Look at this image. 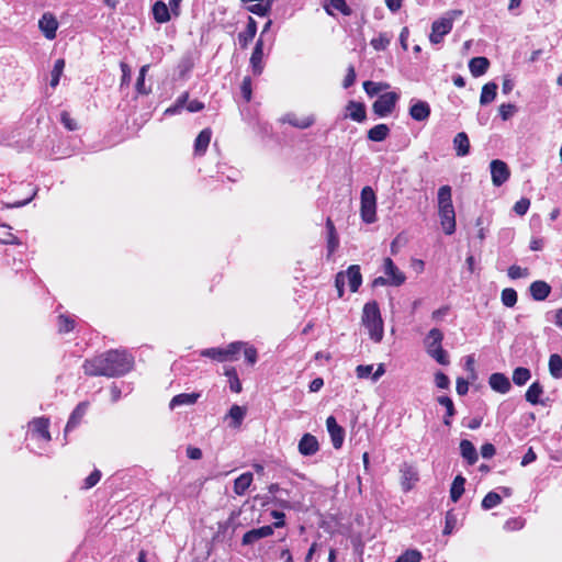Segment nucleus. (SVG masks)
<instances>
[{
	"label": "nucleus",
	"instance_id": "obj_1",
	"mask_svg": "<svg viewBox=\"0 0 562 562\" xmlns=\"http://www.w3.org/2000/svg\"><path fill=\"white\" fill-rule=\"evenodd\" d=\"M134 358L125 350H109L83 362V371L91 376H121L128 373Z\"/></svg>",
	"mask_w": 562,
	"mask_h": 562
},
{
	"label": "nucleus",
	"instance_id": "obj_2",
	"mask_svg": "<svg viewBox=\"0 0 562 562\" xmlns=\"http://www.w3.org/2000/svg\"><path fill=\"white\" fill-rule=\"evenodd\" d=\"M438 215L443 232L447 235H452L456 231V212L450 186H442L438 190Z\"/></svg>",
	"mask_w": 562,
	"mask_h": 562
},
{
	"label": "nucleus",
	"instance_id": "obj_3",
	"mask_svg": "<svg viewBox=\"0 0 562 562\" xmlns=\"http://www.w3.org/2000/svg\"><path fill=\"white\" fill-rule=\"evenodd\" d=\"M362 324L368 329L370 338L374 342H380L383 338V321L381 317L379 305L375 301L364 304L362 311Z\"/></svg>",
	"mask_w": 562,
	"mask_h": 562
},
{
	"label": "nucleus",
	"instance_id": "obj_4",
	"mask_svg": "<svg viewBox=\"0 0 562 562\" xmlns=\"http://www.w3.org/2000/svg\"><path fill=\"white\" fill-rule=\"evenodd\" d=\"M462 15L461 10H451L447 12L442 18L435 21L431 25V33L429 41L432 44H439L442 42L443 36L450 33L452 30L453 21Z\"/></svg>",
	"mask_w": 562,
	"mask_h": 562
},
{
	"label": "nucleus",
	"instance_id": "obj_5",
	"mask_svg": "<svg viewBox=\"0 0 562 562\" xmlns=\"http://www.w3.org/2000/svg\"><path fill=\"white\" fill-rule=\"evenodd\" d=\"M243 346V341H234L224 348L216 347L203 349L200 351V356L210 358L217 362L234 361L237 359V355L241 351Z\"/></svg>",
	"mask_w": 562,
	"mask_h": 562
},
{
	"label": "nucleus",
	"instance_id": "obj_6",
	"mask_svg": "<svg viewBox=\"0 0 562 562\" xmlns=\"http://www.w3.org/2000/svg\"><path fill=\"white\" fill-rule=\"evenodd\" d=\"M360 216L366 224L376 222V195L373 189L369 186L361 190Z\"/></svg>",
	"mask_w": 562,
	"mask_h": 562
},
{
	"label": "nucleus",
	"instance_id": "obj_7",
	"mask_svg": "<svg viewBox=\"0 0 562 562\" xmlns=\"http://www.w3.org/2000/svg\"><path fill=\"white\" fill-rule=\"evenodd\" d=\"M398 99L400 94L394 91L380 94L372 105L374 114H376L379 117H385L390 115L395 109Z\"/></svg>",
	"mask_w": 562,
	"mask_h": 562
},
{
	"label": "nucleus",
	"instance_id": "obj_8",
	"mask_svg": "<svg viewBox=\"0 0 562 562\" xmlns=\"http://www.w3.org/2000/svg\"><path fill=\"white\" fill-rule=\"evenodd\" d=\"M187 108V110L190 113L200 112L204 109V103L199 100H191L189 101V93L184 92L181 95H179L176 100V103L172 106H169L166 111V115H173L179 113L183 108Z\"/></svg>",
	"mask_w": 562,
	"mask_h": 562
},
{
	"label": "nucleus",
	"instance_id": "obj_9",
	"mask_svg": "<svg viewBox=\"0 0 562 562\" xmlns=\"http://www.w3.org/2000/svg\"><path fill=\"white\" fill-rule=\"evenodd\" d=\"M490 168H491L492 182L495 187H501L508 180L510 172H509L508 166L503 160H499V159L492 160Z\"/></svg>",
	"mask_w": 562,
	"mask_h": 562
},
{
	"label": "nucleus",
	"instance_id": "obj_10",
	"mask_svg": "<svg viewBox=\"0 0 562 562\" xmlns=\"http://www.w3.org/2000/svg\"><path fill=\"white\" fill-rule=\"evenodd\" d=\"M383 271L385 277L389 278L392 286H400L406 280L405 274L395 266L391 258L384 259Z\"/></svg>",
	"mask_w": 562,
	"mask_h": 562
},
{
	"label": "nucleus",
	"instance_id": "obj_11",
	"mask_svg": "<svg viewBox=\"0 0 562 562\" xmlns=\"http://www.w3.org/2000/svg\"><path fill=\"white\" fill-rule=\"evenodd\" d=\"M401 486L404 492H409L418 481L416 469L408 463H403L400 468Z\"/></svg>",
	"mask_w": 562,
	"mask_h": 562
},
{
	"label": "nucleus",
	"instance_id": "obj_12",
	"mask_svg": "<svg viewBox=\"0 0 562 562\" xmlns=\"http://www.w3.org/2000/svg\"><path fill=\"white\" fill-rule=\"evenodd\" d=\"M326 427H327V431L330 436L333 447L335 449H340L344 443V439H345L344 428L338 425V423L334 416L327 417Z\"/></svg>",
	"mask_w": 562,
	"mask_h": 562
},
{
	"label": "nucleus",
	"instance_id": "obj_13",
	"mask_svg": "<svg viewBox=\"0 0 562 562\" xmlns=\"http://www.w3.org/2000/svg\"><path fill=\"white\" fill-rule=\"evenodd\" d=\"M409 106V116L417 122H425L429 119L431 110L428 102L423 100H412Z\"/></svg>",
	"mask_w": 562,
	"mask_h": 562
},
{
	"label": "nucleus",
	"instance_id": "obj_14",
	"mask_svg": "<svg viewBox=\"0 0 562 562\" xmlns=\"http://www.w3.org/2000/svg\"><path fill=\"white\" fill-rule=\"evenodd\" d=\"M38 27L47 40H54L56 37L58 22L54 14L46 12L40 19Z\"/></svg>",
	"mask_w": 562,
	"mask_h": 562
},
{
	"label": "nucleus",
	"instance_id": "obj_15",
	"mask_svg": "<svg viewBox=\"0 0 562 562\" xmlns=\"http://www.w3.org/2000/svg\"><path fill=\"white\" fill-rule=\"evenodd\" d=\"M299 452L304 457H311L318 452L319 443L312 434H304L299 441Z\"/></svg>",
	"mask_w": 562,
	"mask_h": 562
},
{
	"label": "nucleus",
	"instance_id": "obj_16",
	"mask_svg": "<svg viewBox=\"0 0 562 562\" xmlns=\"http://www.w3.org/2000/svg\"><path fill=\"white\" fill-rule=\"evenodd\" d=\"M263 41L260 37L254 47V50L250 56V67L251 71L255 76H259L263 71Z\"/></svg>",
	"mask_w": 562,
	"mask_h": 562
},
{
	"label": "nucleus",
	"instance_id": "obj_17",
	"mask_svg": "<svg viewBox=\"0 0 562 562\" xmlns=\"http://www.w3.org/2000/svg\"><path fill=\"white\" fill-rule=\"evenodd\" d=\"M272 533H273V527L270 526V525L262 526V527H259V528H254V529L247 531L243 536V544H246V546L252 544L256 541H258L259 539L269 537Z\"/></svg>",
	"mask_w": 562,
	"mask_h": 562
},
{
	"label": "nucleus",
	"instance_id": "obj_18",
	"mask_svg": "<svg viewBox=\"0 0 562 562\" xmlns=\"http://www.w3.org/2000/svg\"><path fill=\"white\" fill-rule=\"evenodd\" d=\"M88 409V404L86 402L79 403L72 413L69 416L67 425L65 427V432H69L75 429L82 420Z\"/></svg>",
	"mask_w": 562,
	"mask_h": 562
},
{
	"label": "nucleus",
	"instance_id": "obj_19",
	"mask_svg": "<svg viewBox=\"0 0 562 562\" xmlns=\"http://www.w3.org/2000/svg\"><path fill=\"white\" fill-rule=\"evenodd\" d=\"M529 292L535 301H544L551 293V286L546 281L537 280L530 284Z\"/></svg>",
	"mask_w": 562,
	"mask_h": 562
},
{
	"label": "nucleus",
	"instance_id": "obj_20",
	"mask_svg": "<svg viewBox=\"0 0 562 562\" xmlns=\"http://www.w3.org/2000/svg\"><path fill=\"white\" fill-rule=\"evenodd\" d=\"M345 272V282L348 281L351 292H357L362 283V276L360 267L357 265L350 266Z\"/></svg>",
	"mask_w": 562,
	"mask_h": 562
},
{
	"label": "nucleus",
	"instance_id": "obj_21",
	"mask_svg": "<svg viewBox=\"0 0 562 562\" xmlns=\"http://www.w3.org/2000/svg\"><path fill=\"white\" fill-rule=\"evenodd\" d=\"M49 419L45 417H37L31 422L32 432L45 441L50 440V434L48 431Z\"/></svg>",
	"mask_w": 562,
	"mask_h": 562
},
{
	"label": "nucleus",
	"instance_id": "obj_22",
	"mask_svg": "<svg viewBox=\"0 0 562 562\" xmlns=\"http://www.w3.org/2000/svg\"><path fill=\"white\" fill-rule=\"evenodd\" d=\"M490 386L502 394H506L510 390V382L503 373H493L488 379Z\"/></svg>",
	"mask_w": 562,
	"mask_h": 562
},
{
	"label": "nucleus",
	"instance_id": "obj_23",
	"mask_svg": "<svg viewBox=\"0 0 562 562\" xmlns=\"http://www.w3.org/2000/svg\"><path fill=\"white\" fill-rule=\"evenodd\" d=\"M153 16L157 23H167L171 19V13L169 11L168 5L161 1L157 0L151 8Z\"/></svg>",
	"mask_w": 562,
	"mask_h": 562
},
{
	"label": "nucleus",
	"instance_id": "obj_24",
	"mask_svg": "<svg viewBox=\"0 0 562 562\" xmlns=\"http://www.w3.org/2000/svg\"><path fill=\"white\" fill-rule=\"evenodd\" d=\"M442 340H443V334L440 329H438V328L430 329L424 340L427 353L430 352V349L434 350V349H438V348L442 347Z\"/></svg>",
	"mask_w": 562,
	"mask_h": 562
},
{
	"label": "nucleus",
	"instance_id": "obj_25",
	"mask_svg": "<svg viewBox=\"0 0 562 562\" xmlns=\"http://www.w3.org/2000/svg\"><path fill=\"white\" fill-rule=\"evenodd\" d=\"M257 33V22L249 16L246 30L238 34V42L243 48L247 47L248 44L254 40Z\"/></svg>",
	"mask_w": 562,
	"mask_h": 562
},
{
	"label": "nucleus",
	"instance_id": "obj_26",
	"mask_svg": "<svg viewBox=\"0 0 562 562\" xmlns=\"http://www.w3.org/2000/svg\"><path fill=\"white\" fill-rule=\"evenodd\" d=\"M453 147L458 157H464L470 153V140L464 132L458 133L453 138Z\"/></svg>",
	"mask_w": 562,
	"mask_h": 562
},
{
	"label": "nucleus",
	"instance_id": "obj_27",
	"mask_svg": "<svg viewBox=\"0 0 562 562\" xmlns=\"http://www.w3.org/2000/svg\"><path fill=\"white\" fill-rule=\"evenodd\" d=\"M212 131L210 128L202 130L194 140L195 155H203L211 142Z\"/></svg>",
	"mask_w": 562,
	"mask_h": 562
},
{
	"label": "nucleus",
	"instance_id": "obj_28",
	"mask_svg": "<svg viewBox=\"0 0 562 562\" xmlns=\"http://www.w3.org/2000/svg\"><path fill=\"white\" fill-rule=\"evenodd\" d=\"M490 67V60L486 57H473L469 61V69L473 77L483 76Z\"/></svg>",
	"mask_w": 562,
	"mask_h": 562
},
{
	"label": "nucleus",
	"instance_id": "obj_29",
	"mask_svg": "<svg viewBox=\"0 0 562 562\" xmlns=\"http://www.w3.org/2000/svg\"><path fill=\"white\" fill-rule=\"evenodd\" d=\"M460 452H461V456L467 460V462L470 465H473L474 463H476V461L479 459L477 452H476L474 445L470 440L462 439L460 441Z\"/></svg>",
	"mask_w": 562,
	"mask_h": 562
},
{
	"label": "nucleus",
	"instance_id": "obj_30",
	"mask_svg": "<svg viewBox=\"0 0 562 562\" xmlns=\"http://www.w3.org/2000/svg\"><path fill=\"white\" fill-rule=\"evenodd\" d=\"M199 397H200L199 393H181L171 398V401L169 403V407L171 409H173L178 406L193 405L196 403Z\"/></svg>",
	"mask_w": 562,
	"mask_h": 562
},
{
	"label": "nucleus",
	"instance_id": "obj_31",
	"mask_svg": "<svg viewBox=\"0 0 562 562\" xmlns=\"http://www.w3.org/2000/svg\"><path fill=\"white\" fill-rule=\"evenodd\" d=\"M543 386L540 384V382L536 381L528 387L525 394V398L531 405L543 404V402L540 401V396L543 394Z\"/></svg>",
	"mask_w": 562,
	"mask_h": 562
},
{
	"label": "nucleus",
	"instance_id": "obj_32",
	"mask_svg": "<svg viewBox=\"0 0 562 562\" xmlns=\"http://www.w3.org/2000/svg\"><path fill=\"white\" fill-rule=\"evenodd\" d=\"M252 473L251 472H245L240 474L235 481H234V492L235 494L241 496L246 493L248 487L250 486L252 482Z\"/></svg>",
	"mask_w": 562,
	"mask_h": 562
},
{
	"label": "nucleus",
	"instance_id": "obj_33",
	"mask_svg": "<svg viewBox=\"0 0 562 562\" xmlns=\"http://www.w3.org/2000/svg\"><path fill=\"white\" fill-rule=\"evenodd\" d=\"M348 115L356 122H362L366 119V106L356 101H349L347 104Z\"/></svg>",
	"mask_w": 562,
	"mask_h": 562
},
{
	"label": "nucleus",
	"instance_id": "obj_34",
	"mask_svg": "<svg viewBox=\"0 0 562 562\" xmlns=\"http://www.w3.org/2000/svg\"><path fill=\"white\" fill-rule=\"evenodd\" d=\"M497 85L495 82H487L483 86L480 104L487 105L493 102L496 98Z\"/></svg>",
	"mask_w": 562,
	"mask_h": 562
},
{
	"label": "nucleus",
	"instance_id": "obj_35",
	"mask_svg": "<svg viewBox=\"0 0 562 562\" xmlns=\"http://www.w3.org/2000/svg\"><path fill=\"white\" fill-rule=\"evenodd\" d=\"M390 134L386 124H378L368 131V138L372 142H383Z\"/></svg>",
	"mask_w": 562,
	"mask_h": 562
},
{
	"label": "nucleus",
	"instance_id": "obj_36",
	"mask_svg": "<svg viewBox=\"0 0 562 562\" xmlns=\"http://www.w3.org/2000/svg\"><path fill=\"white\" fill-rule=\"evenodd\" d=\"M246 416V408L239 405H233L228 412V417L232 419L229 426L238 428Z\"/></svg>",
	"mask_w": 562,
	"mask_h": 562
},
{
	"label": "nucleus",
	"instance_id": "obj_37",
	"mask_svg": "<svg viewBox=\"0 0 562 562\" xmlns=\"http://www.w3.org/2000/svg\"><path fill=\"white\" fill-rule=\"evenodd\" d=\"M465 479L462 475H457L451 484L450 498L457 503L464 493Z\"/></svg>",
	"mask_w": 562,
	"mask_h": 562
},
{
	"label": "nucleus",
	"instance_id": "obj_38",
	"mask_svg": "<svg viewBox=\"0 0 562 562\" xmlns=\"http://www.w3.org/2000/svg\"><path fill=\"white\" fill-rule=\"evenodd\" d=\"M273 0L258 1L255 4H249L247 10L258 16H267L272 8Z\"/></svg>",
	"mask_w": 562,
	"mask_h": 562
},
{
	"label": "nucleus",
	"instance_id": "obj_39",
	"mask_svg": "<svg viewBox=\"0 0 562 562\" xmlns=\"http://www.w3.org/2000/svg\"><path fill=\"white\" fill-rule=\"evenodd\" d=\"M549 372L552 378H562V357L558 353H553L549 358Z\"/></svg>",
	"mask_w": 562,
	"mask_h": 562
},
{
	"label": "nucleus",
	"instance_id": "obj_40",
	"mask_svg": "<svg viewBox=\"0 0 562 562\" xmlns=\"http://www.w3.org/2000/svg\"><path fill=\"white\" fill-rule=\"evenodd\" d=\"M438 403L446 407V416L443 418V424L446 426H450L451 425V418L456 414V409H454V405H453L452 400L449 396H446V395L445 396H439L438 397Z\"/></svg>",
	"mask_w": 562,
	"mask_h": 562
},
{
	"label": "nucleus",
	"instance_id": "obj_41",
	"mask_svg": "<svg viewBox=\"0 0 562 562\" xmlns=\"http://www.w3.org/2000/svg\"><path fill=\"white\" fill-rule=\"evenodd\" d=\"M314 121L315 120L313 116L297 119L296 116L290 115V114L283 119V122H288L290 125L301 128V130L312 126L314 124Z\"/></svg>",
	"mask_w": 562,
	"mask_h": 562
},
{
	"label": "nucleus",
	"instance_id": "obj_42",
	"mask_svg": "<svg viewBox=\"0 0 562 562\" xmlns=\"http://www.w3.org/2000/svg\"><path fill=\"white\" fill-rule=\"evenodd\" d=\"M531 378V372L529 369L524 367H518L513 372V382L518 385H525Z\"/></svg>",
	"mask_w": 562,
	"mask_h": 562
},
{
	"label": "nucleus",
	"instance_id": "obj_43",
	"mask_svg": "<svg viewBox=\"0 0 562 562\" xmlns=\"http://www.w3.org/2000/svg\"><path fill=\"white\" fill-rule=\"evenodd\" d=\"M390 85L386 82L364 81L363 89L368 95L373 97L379 94L381 91L387 90Z\"/></svg>",
	"mask_w": 562,
	"mask_h": 562
},
{
	"label": "nucleus",
	"instance_id": "obj_44",
	"mask_svg": "<svg viewBox=\"0 0 562 562\" xmlns=\"http://www.w3.org/2000/svg\"><path fill=\"white\" fill-rule=\"evenodd\" d=\"M517 299H518V295H517V292L515 289L506 288L502 291L501 301L504 306H506V307L515 306L517 303Z\"/></svg>",
	"mask_w": 562,
	"mask_h": 562
},
{
	"label": "nucleus",
	"instance_id": "obj_45",
	"mask_svg": "<svg viewBox=\"0 0 562 562\" xmlns=\"http://www.w3.org/2000/svg\"><path fill=\"white\" fill-rule=\"evenodd\" d=\"M501 503H502L501 494L492 491V492H488L484 496V498L482 501V508L485 509V510H488V509H492V508L496 507Z\"/></svg>",
	"mask_w": 562,
	"mask_h": 562
},
{
	"label": "nucleus",
	"instance_id": "obj_46",
	"mask_svg": "<svg viewBox=\"0 0 562 562\" xmlns=\"http://www.w3.org/2000/svg\"><path fill=\"white\" fill-rule=\"evenodd\" d=\"M225 375L228 378L231 391L234 393H239L241 391V383L239 381L236 369L235 368L226 369Z\"/></svg>",
	"mask_w": 562,
	"mask_h": 562
},
{
	"label": "nucleus",
	"instance_id": "obj_47",
	"mask_svg": "<svg viewBox=\"0 0 562 562\" xmlns=\"http://www.w3.org/2000/svg\"><path fill=\"white\" fill-rule=\"evenodd\" d=\"M64 68H65V60L61 58L57 59L55 61L54 68L52 70V78H50V87L52 88H56L58 86Z\"/></svg>",
	"mask_w": 562,
	"mask_h": 562
},
{
	"label": "nucleus",
	"instance_id": "obj_48",
	"mask_svg": "<svg viewBox=\"0 0 562 562\" xmlns=\"http://www.w3.org/2000/svg\"><path fill=\"white\" fill-rule=\"evenodd\" d=\"M148 69H149V65H144L139 70L138 78L136 80V86H135L136 91L139 94H148L150 92V89L146 88V86H145V77H146Z\"/></svg>",
	"mask_w": 562,
	"mask_h": 562
},
{
	"label": "nucleus",
	"instance_id": "obj_49",
	"mask_svg": "<svg viewBox=\"0 0 562 562\" xmlns=\"http://www.w3.org/2000/svg\"><path fill=\"white\" fill-rule=\"evenodd\" d=\"M75 328V319L68 315L60 314L58 316V331L66 334Z\"/></svg>",
	"mask_w": 562,
	"mask_h": 562
},
{
	"label": "nucleus",
	"instance_id": "obj_50",
	"mask_svg": "<svg viewBox=\"0 0 562 562\" xmlns=\"http://www.w3.org/2000/svg\"><path fill=\"white\" fill-rule=\"evenodd\" d=\"M391 42V36H389L386 33H380L376 37L371 40V46L375 50H384Z\"/></svg>",
	"mask_w": 562,
	"mask_h": 562
},
{
	"label": "nucleus",
	"instance_id": "obj_51",
	"mask_svg": "<svg viewBox=\"0 0 562 562\" xmlns=\"http://www.w3.org/2000/svg\"><path fill=\"white\" fill-rule=\"evenodd\" d=\"M428 356L435 359L439 364L441 366H448L449 364V356L448 352L442 348L438 349H430V352H428Z\"/></svg>",
	"mask_w": 562,
	"mask_h": 562
},
{
	"label": "nucleus",
	"instance_id": "obj_52",
	"mask_svg": "<svg viewBox=\"0 0 562 562\" xmlns=\"http://www.w3.org/2000/svg\"><path fill=\"white\" fill-rule=\"evenodd\" d=\"M422 553L418 550H406L396 562H420Z\"/></svg>",
	"mask_w": 562,
	"mask_h": 562
},
{
	"label": "nucleus",
	"instance_id": "obj_53",
	"mask_svg": "<svg viewBox=\"0 0 562 562\" xmlns=\"http://www.w3.org/2000/svg\"><path fill=\"white\" fill-rule=\"evenodd\" d=\"M507 274L510 279L516 280L528 277L529 270L527 268H521L520 266L513 265L508 268Z\"/></svg>",
	"mask_w": 562,
	"mask_h": 562
},
{
	"label": "nucleus",
	"instance_id": "obj_54",
	"mask_svg": "<svg viewBox=\"0 0 562 562\" xmlns=\"http://www.w3.org/2000/svg\"><path fill=\"white\" fill-rule=\"evenodd\" d=\"M244 350V356L248 364L254 366L257 362L258 353L257 349L248 344L244 342L241 348Z\"/></svg>",
	"mask_w": 562,
	"mask_h": 562
},
{
	"label": "nucleus",
	"instance_id": "obj_55",
	"mask_svg": "<svg viewBox=\"0 0 562 562\" xmlns=\"http://www.w3.org/2000/svg\"><path fill=\"white\" fill-rule=\"evenodd\" d=\"M498 111L502 120L507 121L517 112V106L512 103H503L499 105Z\"/></svg>",
	"mask_w": 562,
	"mask_h": 562
},
{
	"label": "nucleus",
	"instance_id": "obj_56",
	"mask_svg": "<svg viewBox=\"0 0 562 562\" xmlns=\"http://www.w3.org/2000/svg\"><path fill=\"white\" fill-rule=\"evenodd\" d=\"M101 479V472L99 470L92 471L85 480L82 488L89 490L97 485Z\"/></svg>",
	"mask_w": 562,
	"mask_h": 562
},
{
	"label": "nucleus",
	"instance_id": "obj_57",
	"mask_svg": "<svg viewBox=\"0 0 562 562\" xmlns=\"http://www.w3.org/2000/svg\"><path fill=\"white\" fill-rule=\"evenodd\" d=\"M240 92L246 102H249L251 99V79L246 76L240 85Z\"/></svg>",
	"mask_w": 562,
	"mask_h": 562
},
{
	"label": "nucleus",
	"instance_id": "obj_58",
	"mask_svg": "<svg viewBox=\"0 0 562 562\" xmlns=\"http://www.w3.org/2000/svg\"><path fill=\"white\" fill-rule=\"evenodd\" d=\"M60 122L68 131H76L78 128L77 122L66 111L60 113Z\"/></svg>",
	"mask_w": 562,
	"mask_h": 562
},
{
	"label": "nucleus",
	"instance_id": "obj_59",
	"mask_svg": "<svg viewBox=\"0 0 562 562\" xmlns=\"http://www.w3.org/2000/svg\"><path fill=\"white\" fill-rule=\"evenodd\" d=\"M530 206V200L527 198H521L514 205V211L518 215H525Z\"/></svg>",
	"mask_w": 562,
	"mask_h": 562
},
{
	"label": "nucleus",
	"instance_id": "obj_60",
	"mask_svg": "<svg viewBox=\"0 0 562 562\" xmlns=\"http://www.w3.org/2000/svg\"><path fill=\"white\" fill-rule=\"evenodd\" d=\"M330 7L341 12L344 15L351 14V9L346 3V0H330Z\"/></svg>",
	"mask_w": 562,
	"mask_h": 562
},
{
	"label": "nucleus",
	"instance_id": "obj_61",
	"mask_svg": "<svg viewBox=\"0 0 562 562\" xmlns=\"http://www.w3.org/2000/svg\"><path fill=\"white\" fill-rule=\"evenodd\" d=\"M457 525V517L452 513H447L446 515V521H445V528H443V535H450Z\"/></svg>",
	"mask_w": 562,
	"mask_h": 562
},
{
	"label": "nucleus",
	"instance_id": "obj_62",
	"mask_svg": "<svg viewBox=\"0 0 562 562\" xmlns=\"http://www.w3.org/2000/svg\"><path fill=\"white\" fill-rule=\"evenodd\" d=\"M372 364H359L356 368V374L358 379H367L372 375Z\"/></svg>",
	"mask_w": 562,
	"mask_h": 562
},
{
	"label": "nucleus",
	"instance_id": "obj_63",
	"mask_svg": "<svg viewBox=\"0 0 562 562\" xmlns=\"http://www.w3.org/2000/svg\"><path fill=\"white\" fill-rule=\"evenodd\" d=\"M435 383L437 387L446 390L450 385V380L443 372L439 371L435 374Z\"/></svg>",
	"mask_w": 562,
	"mask_h": 562
},
{
	"label": "nucleus",
	"instance_id": "obj_64",
	"mask_svg": "<svg viewBox=\"0 0 562 562\" xmlns=\"http://www.w3.org/2000/svg\"><path fill=\"white\" fill-rule=\"evenodd\" d=\"M356 81V70L353 66H349L347 69V74L345 76V79L342 81V87L345 89H348L351 87Z\"/></svg>",
	"mask_w": 562,
	"mask_h": 562
}]
</instances>
